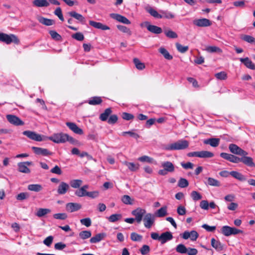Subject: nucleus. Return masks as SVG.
I'll list each match as a JSON object with an SVG mask.
<instances>
[{"label": "nucleus", "mask_w": 255, "mask_h": 255, "mask_svg": "<svg viewBox=\"0 0 255 255\" xmlns=\"http://www.w3.org/2000/svg\"><path fill=\"white\" fill-rule=\"evenodd\" d=\"M47 139H49L56 143H64L66 141H69L73 145H78L80 144V142L78 140L70 136L68 134L63 132L54 133L51 136L47 137Z\"/></svg>", "instance_id": "nucleus-1"}, {"label": "nucleus", "mask_w": 255, "mask_h": 255, "mask_svg": "<svg viewBox=\"0 0 255 255\" xmlns=\"http://www.w3.org/2000/svg\"><path fill=\"white\" fill-rule=\"evenodd\" d=\"M189 142L186 140L181 139L176 142L165 145L163 149L165 150H178L187 148L189 146Z\"/></svg>", "instance_id": "nucleus-2"}, {"label": "nucleus", "mask_w": 255, "mask_h": 255, "mask_svg": "<svg viewBox=\"0 0 255 255\" xmlns=\"http://www.w3.org/2000/svg\"><path fill=\"white\" fill-rule=\"evenodd\" d=\"M0 41L9 44L13 42L15 44H18L19 40L17 37L12 34H7L4 33H0Z\"/></svg>", "instance_id": "nucleus-3"}, {"label": "nucleus", "mask_w": 255, "mask_h": 255, "mask_svg": "<svg viewBox=\"0 0 255 255\" xmlns=\"http://www.w3.org/2000/svg\"><path fill=\"white\" fill-rule=\"evenodd\" d=\"M222 234L225 236H230L231 235H237L240 233H243L242 230L238 229L234 227H231L228 226H224L221 229Z\"/></svg>", "instance_id": "nucleus-4"}, {"label": "nucleus", "mask_w": 255, "mask_h": 255, "mask_svg": "<svg viewBox=\"0 0 255 255\" xmlns=\"http://www.w3.org/2000/svg\"><path fill=\"white\" fill-rule=\"evenodd\" d=\"M23 134L26 136L30 139L37 141H41L47 139V137L45 136H42L40 134L36 133L34 131L30 130H25L23 132Z\"/></svg>", "instance_id": "nucleus-5"}, {"label": "nucleus", "mask_w": 255, "mask_h": 255, "mask_svg": "<svg viewBox=\"0 0 255 255\" xmlns=\"http://www.w3.org/2000/svg\"><path fill=\"white\" fill-rule=\"evenodd\" d=\"M141 27H146L147 29L154 34H160L162 32L161 28L154 25H151L148 21H144L140 23Z\"/></svg>", "instance_id": "nucleus-6"}, {"label": "nucleus", "mask_w": 255, "mask_h": 255, "mask_svg": "<svg viewBox=\"0 0 255 255\" xmlns=\"http://www.w3.org/2000/svg\"><path fill=\"white\" fill-rule=\"evenodd\" d=\"M144 227L147 229H150L155 222V216L151 213L146 214L143 218Z\"/></svg>", "instance_id": "nucleus-7"}, {"label": "nucleus", "mask_w": 255, "mask_h": 255, "mask_svg": "<svg viewBox=\"0 0 255 255\" xmlns=\"http://www.w3.org/2000/svg\"><path fill=\"white\" fill-rule=\"evenodd\" d=\"M131 214L135 217V221L139 224L141 222L143 217L146 214V210L141 208H137L133 210Z\"/></svg>", "instance_id": "nucleus-8"}, {"label": "nucleus", "mask_w": 255, "mask_h": 255, "mask_svg": "<svg viewBox=\"0 0 255 255\" xmlns=\"http://www.w3.org/2000/svg\"><path fill=\"white\" fill-rule=\"evenodd\" d=\"M229 149L231 152L235 154L241 156H245L248 154L247 152L235 144H230L229 146Z\"/></svg>", "instance_id": "nucleus-9"}, {"label": "nucleus", "mask_w": 255, "mask_h": 255, "mask_svg": "<svg viewBox=\"0 0 255 255\" xmlns=\"http://www.w3.org/2000/svg\"><path fill=\"white\" fill-rule=\"evenodd\" d=\"M32 164V162L31 161L19 162L17 164L18 171L21 173H29L30 172V170L28 168V166Z\"/></svg>", "instance_id": "nucleus-10"}, {"label": "nucleus", "mask_w": 255, "mask_h": 255, "mask_svg": "<svg viewBox=\"0 0 255 255\" xmlns=\"http://www.w3.org/2000/svg\"><path fill=\"white\" fill-rule=\"evenodd\" d=\"M6 119L11 124L15 126H22L24 124L18 117L14 115H7Z\"/></svg>", "instance_id": "nucleus-11"}, {"label": "nucleus", "mask_w": 255, "mask_h": 255, "mask_svg": "<svg viewBox=\"0 0 255 255\" xmlns=\"http://www.w3.org/2000/svg\"><path fill=\"white\" fill-rule=\"evenodd\" d=\"M110 17L119 22L126 24H130V21L125 16L118 13H112L110 14Z\"/></svg>", "instance_id": "nucleus-12"}, {"label": "nucleus", "mask_w": 255, "mask_h": 255, "mask_svg": "<svg viewBox=\"0 0 255 255\" xmlns=\"http://www.w3.org/2000/svg\"><path fill=\"white\" fill-rule=\"evenodd\" d=\"M66 125L71 131L76 134L82 135L84 133L83 129L78 127V126L74 123L66 122Z\"/></svg>", "instance_id": "nucleus-13"}, {"label": "nucleus", "mask_w": 255, "mask_h": 255, "mask_svg": "<svg viewBox=\"0 0 255 255\" xmlns=\"http://www.w3.org/2000/svg\"><path fill=\"white\" fill-rule=\"evenodd\" d=\"M220 156L225 159H226L231 162L237 163L240 162V157H238L236 156H235L233 154H231L229 153H225V152H222L220 154Z\"/></svg>", "instance_id": "nucleus-14"}, {"label": "nucleus", "mask_w": 255, "mask_h": 255, "mask_svg": "<svg viewBox=\"0 0 255 255\" xmlns=\"http://www.w3.org/2000/svg\"><path fill=\"white\" fill-rule=\"evenodd\" d=\"M193 24L199 27H207L210 26L212 23L209 19L204 18L194 20Z\"/></svg>", "instance_id": "nucleus-15"}, {"label": "nucleus", "mask_w": 255, "mask_h": 255, "mask_svg": "<svg viewBox=\"0 0 255 255\" xmlns=\"http://www.w3.org/2000/svg\"><path fill=\"white\" fill-rule=\"evenodd\" d=\"M81 208V205L77 203H68L66 205V211L71 213L77 211Z\"/></svg>", "instance_id": "nucleus-16"}, {"label": "nucleus", "mask_w": 255, "mask_h": 255, "mask_svg": "<svg viewBox=\"0 0 255 255\" xmlns=\"http://www.w3.org/2000/svg\"><path fill=\"white\" fill-rule=\"evenodd\" d=\"M69 188L70 186L68 183L61 182L57 188V193L59 195H64L67 193Z\"/></svg>", "instance_id": "nucleus-17"}, {"label": "nucleus", "mask_w": 255, "mask_h": 255, "mask_svg": "<svg viewBox=\"0 0 255 255\" xmlns=\"http://www.w3.org/2000/svg\"><path fill=\"white\" fill-rule=\"evenodd\" d=\"M204 184L207 186L219 187L221 185L220 182L212 177H206Z\"/></svg>", "instance_id": "nucleus-18"}, {"label": "nucleus", "mask_w": 255, "mask_h": 255, "mask_svg": "<svg viewBox=\"0 0 255 255\" xmlns=\"http://www.w3.org/2000/svg\"><path fill=\"white\" fill-rule=\"evenodd\" d=\"M32 149L37 155L47 156L51 154V153L46 148L33 146L32 147Z\"/></svg>", "instance_id": "nucleus-19"}, {"label": "nucleus", "mask_w": 255, "mask_h": 255, "mask_svg": "<svg viewBox=\"0 0 255 255\" xmlns=\"http://www.w3.org/2000/svg\"><path fill=\"white\" fill-rule=\"evenodd\" d=\"M172 239L173 236L172 233L170 232H165L161 234L160 242L162 244H164L167 241L171 240Z\"/></svg>", "instance_id": "nucleus-20"}, {"label": "nucleus", "mask_w": 255, "mask_h": 255, "mask_svg": "<svg viewBox=\"0 0 255 255\" xmlns=\"http://www.w3.org/2000/svg\"><path fill=\"white\" fill-rule=\"evenodd\" d=\"M89 24L90 25L96 28L102 29L103 30H109L110 29V27L108 26L99 22L90 20L89 21Z\"/></svg>", "instance_id": "nucleus-21"}, {"label": "nucleus", "mask_w": 255, "mask_h": 255, "mask_svg": "<svg viewBox=\"0 0 255 255\" xmlns=\"http://www.w3.org/2000/svg\"><path fill=\"white\" fill-rule=\"evenodd\" d=\"M88 188L89 186L88 185H85L79 188V189L75 191V195L79 197L86 196L87 193V189H88Z\"/></svg>", "instance_id": "nucleus-22"}, {"label": "nucleus", "mask_w": 255, "mask_h": 255, "mask_svg": "<svg viewBox=\"0 0 255 255\" xmlns=\"http://www.w3.org/2000/svg\"><path fill=\"white\" fill-rule=\"evenodd\" d=\"M203 143L205 144H209L212 147H216L219 145L220 139L218 138H210L205 139Z\"/></svg>", "instance_id": "nucleus-23"}, {"label": "nucleus", "mask_w": 255, "mask_h": 255, "mask_svg": "<svg viewBox=\"0 0 255 255\" xmlns=\"http://www.w3.org/2000/svg\"><path fill=\"white\" fill-rule=\"evenodd\" d=\"M240 61L249 69L255 70V64L248 58H240Z\"/></svg>", "instance_id": "nucleus-24"}, {"label": "nucleus", "mask_w": 255, "mask_h": 255, "mask_svg": "<svg viewBox=\"0 0 255 255\" xmlns=\"http://www.w3.org/2000/svg\"><path fill=\"white\" fill-rule=\"evenodd\" d=\"M242 158H240V162H242L245 164L250 167H255V164L253 162V158L251 157L243 156Z\"/></svg>", "instance_id": "nucleus-25"}, {"label": "nucleus", "mask_w": 255, "mask_h": 255, "mask_svg": "<svg viewBox=\"0 0 255 255\" xmlns=\"http://www.w3.org/2000/svg\"><path fill=\"white\" fill-rule=\"evenodd\" d=\"M162 167L166 170L167 172H173L174 170V166L173 163L170 161H165L163 162L161 164Z\"/></svg>", "instance_id": "nucleus-26"}, {"label": "nucleus", "mask_w": 255, "mask_h": 255, "mask_svg": "<svg viewBox=\"0 0 255 255\" xmlns=\"http://www.w3.org/2000/svg\"><path fill=\"white\" fill-rule=\"evenodd\" d=\"M37 19L40 23L47 26L52 25L54 23L53 20L46 18L41 16H38Z\"/></svg>", "instance_id": "nucleus-27"}, {"label": "nucleus", "mask_w": 255, "mask_h": 255, "mask_svg": "<svg viewBox=\"0 0 255 255\" xmlns=\"http://www.w3.org/2000/svg\"><path fill=\"white\" fill-rule=\"evenodd\" d=\"M211 244L212 247L218 251H221L223 249V246L221 243L214 238L211 239Z\"/></svg>", "instance_id": "nucleus-28"}, {"label": "nucleus", "mask_w": 255, "mask_h": 255, "mask_svg": "<svg viewBox=\"0 0 255 255\" xmlns=\"http://www.w3.org/2000/svg\"><path fill=\"white\" fill-rule=\"evenodd\" d=\"M167 215V207L166 206H163L157 210L155 213L154 216L161 218Z\"/></svg>", "instance_id": "nucleus-29"}, {"label": "nucleus", "mask_w": 255, "mask_h": 255, "mask_svg": "<svg viewBox=\"0 0 255 255\" xmlns=\"http://www.w3.org/2000/svg\"><path fill=\"white\" fill-rule=\"evenodd\" d=\"M68 14L71 16V17H73L75 18V19H77L79 21L81 22H84L85 21V19L84 17L81 15V14L77 13L75 11H72L68 12Z\"/></svg>", "instance_id": "nucleus-30"}, {"label": "nucleus", "mask_w": 255, "mask_h": 255, "mask_svg": "<svg viewBox=\"0 0 255 255\" xmlns=\"http://www.w3.org/2000/svg\"><path fill=\"white\" fill-rule=\"evenodd\" d=\"M105 234L104 233H100L97 234L95 236L93 237L90 240L91 243H97L102 241L105 237Z\"/></svg>", "instance_id": "nucleus-31"}, {"label": "nucleus", "mask_w": 255, "mask_h": 255, "mask_svg": "<svg viewBox=\"0 0 255 255\" xmlns=\"http://www.w3.org/2000/svg\"><path fill=\"white\" fill-rule=\"evenodd\" d=\"M33 4L37 7H47L49 5L47 0H34L33 1Z\"/></svg>", "instance_id": "nucleus-32"}, {"label": "nucleus", "mask_w": 255, "mask_h": 255, "mask_svg": "<svg viewBox=\"0 0 255 255\" xmlns=\"http://www.w3.org/2000/svg\"><path fill=\"white\" fill-rule=\"evenodd\" d=\"M27 189L29 191H34L36 192H38L41 191L43 189L41 185L39 184H29L27 186Z\"/></svg>", "instance_id": "nucleus-33"}, {"label": "nucleus", "mask_w": 255, "mask_h": 255, "mask_svg": "<svg viewBox=\"0 0 255 255\" xmlns=\"http://www.w3.org/2000/svg\"><path fill=\"white\" fill-rule=\"evenodd\" d=\"M124 164L131 171H135L139 169V165L133 162H124Z\"/></svg>", "instance_id": "nucleus-34"}, {"label": "nucleus", "mask_w": 255, "mask_h": 255, "mask_svg": "<svg viewBox=\"0 0 255 255\" xmlns=\"http://www.w3.org/2000/svg\"><path fill=\"white\" fill-rule=\"evenodd\" d=\"M112 113L111 108H108L105 110L104 112L101 114L100 116V119L102 121H106L108 120L109 116Z\"/></svg>", "instance_id": "nucleus-35"}, {"label": "nucleus", "mask_w": 255, "mask_h": 255, "mask_svg": "<svg viewBox=\"0 0 255 255\" xmlns=\"http://www.w3.org/2000/svg\"><path fill=\"white\" fill-rule=\"evenodd\" d=\"M199 157L200 158H211L214 156L213 152L208 151H199Z\"/></svg>", "instance_id": "nucleus-36"}, {"label": "nucleus", "mask_w": 255, "mask_h": 255, "mask_svg": "<svg viewBox=\"0 0 255 255\" xmlns=\"http://www.w3.org/2000/svg\"><path fill=\"white\" fill-rule=\"evenodd\" d=\"M230 175L236 179H237L241 181H244L246 180V178L243 175L237 171H233L230 172Z\"/></svg>", "instance_id": "nucleus-37"}, {"label": "nucleus", "mask_w": 255, "mask_h": 255, "mask_svg": "<svg viewBox=\"0 0 255 255\" xmlns=\"http://www.w3.org/2000/svg\"><path fill=\"white\" fill-rule=\"evenodd\" d=\"M146 11L150 13L151 15L155 18H162V16L160 14H159L158 12L151 7L146 8Z\"/></svg>", "instance_id": "nucleus-38"}, {"label": "nucleus", "mask_w": 255, "mask_h": 255, "mask_svg": "<svg viewBox=\"0 0 255 255\" xmlns=\"http://www.w3.org/2000/svg\"><path fill=\"white\" fill-rule=\"evenodd\" d=\"M159 52L164 56V57L167 60H171L173 58L172 55H171L168 51L163 47H160L159 49Z\"/></svg>", "instance_id": "nucleus-39"}, {"label": "nucleus", "mask_w": 255, "mask_h": 255, "mask_svg": "<svg viewBox=\"0 0 255 255\" xmlns=\"http://www.w3.org/2000/svg\"><path fill=\"white\" fill-rule=\"evenodd\" d=\"M82 183L83 181L81 179H73L70 181V185L73 188H79Z\"/></svg>", "instance_id": "nucleus-40"}, {"label": "nucleus", "mask_w": 255, "mask_h": 255, "mask_svg": "<svg viewBox=\"0 0 255 255\" xmlns=\"http://www.w3.org/2000/svg\"><path fill=\"white\" fill-rule=\"evenodd\" d=\"M122 218V216L120 214H112L110 216L107 218L108 221L112 223L116 222L120 220H121Z\"/></svg>", "instance_id": "nucleus-41"}, {"label": "nucleus", "mask_w": 255, "mask_h": 255, "mask_svg": "<svg viewBox=\"0 0 255 255\" xmlns=\"http://www.w3.org/2000/svg\"><path fill=\"white\" fill-rule=\"evenodd\" d=\"M102 102V99L100 97H94L91 98L89 101L88 103L91 105H97L101 104Z\"/></svg>", "instance_id": "nucleus-42"}, {"label": "nucleus", "mask_w": 255, "mask_h": 255, "mask_svg": "<svg viewBox=\"0 0 255 255\" xmlns=\"http://www.w3.org/2000/svg\"><path fill=\"white\" fill-rule=\"evenodd\" d=\"M159 12L161 13L162 18L171 19L174 17V15L167 10H160Z\"/></svg>", "instance_id": "nucleus-43"}, {"label": "nucleus", "mask_w": 255, "mask_h": 255, "mask_svg": "<svg viewBox=\"0 0 255 255\" xmlns=\"http://www.w3.org/2000/svg\"><path fill=\"white\" fill-rule=\"evenodd\" d=\"M51 210L49 209L40 208L36 213V215L38 217H42L45 215L49 213Z\"/></svg>", "instance_id": "nucleus-44"}, {"label": "nucleus", "mask_w": 255, "mask_h": 255, "mask_svg": "<svg viewBox=\"0 0 255 255\" xmlns=\"http://www.w3.org/2000/svg\"><path fill=\"white\" fill-rule=\"evenodd\" d=\"M241 38L244 40L246 42H247L249 43H255V38L252 36L249 35H242L241 36Z\"/></svg>", "instance_id": "nucleus-45"}, {"label": "nucleus", "mask_w": 255, "mask_h": 255, "mask_svg": "<svg viewBox=\"0 0 255 255\" xmlns=\"http://www.w3.org/2000/svg\"><path fill=\"white\" fill-rule=\"evenodd\" d=\"M92 235L91 232L90 231H83L79 233L80 238L83 240H85L91 237Z\"/></svg>", "instance_id": "nucleus-46"}, {"label": "nucleus", "mask_w": 255, "mask_h": 255, "mask_svg": "<svg viewBox=\"0 0 255 255\" xmlns=\"http://www.w3.org/2000/svg\"><path fill=\"white\" fill-rule=\"evenodd\" d=\"M206 51L210 53L217 52L221 53L222 52V50L219 47L215 46H210L206 48Z\"/></svg>", "instance_id": "nucleus-47"}, {"label": "nucleus", "mask_w": 255, "mask_h": 255, "mask_svg": "<svg viewBox=\"0 0 255 255\" xmlns=\"http://www.w3.org/2000/svg\"><path fill=\"white\" fill-rule=\"evenodd\" d=\"M164 32L165 35L170 38H176L178 37L176 33L171 30H165Z\"/></svg>", "instance_id": "nucleus-48"}, {"label": "nucleus", "mask_w": 255, "mask_h": 255, "mask_svg": "<svg viewBox=\"0 0 255 255\" xmlns=\"http://www.w3.org/2000/svg\"><path fill=\"white\" fill-rule=\"evenodd\" d=\"M176 251L180 254H186L187 252V248L183 244H179L177 246Z\"/></svg>", "instance_id": "nucleus-49"}, {"label": "nucleus", "mask_w": 255, "mask_h": 255, "mask_svg": "<svg viewBox=\"0 0 255 255\" xmlns=\"http://www.w3.org/2000/svg\"><path fill=\"white\" fill-rule=\"evenodd\" d=\"M176 47L177 50L182 53L186 52L189 49L188 46H183L179 43H176Z\"/></svg>", "instance_id": "nucleus-50"}, {"label": "nucleus", "mask_w": 255, "mask_h": 255, "mask_svg": "<svg viewBox=\"0 0 255 255\" xmlns=\"http://www.w3.org/2000/svg\"><path fill=\"white\" fill-rule=\"evenodd\" d=\"M133 62L135 64L136 68L139 70H142L145 68L144 64L141 62L137 58H134L133 59Z\"/></svg>", "instance_id": "nucleus-51"}, {"label": "nucleus", "mask_w": 255, "mask_h": 255, "mask_svg": "<svg viewBox=\"0 0 255 255\" xmlns=\"http://www.w3.org/2000/svg\"><path fill=\"white\" fill-rule=\"evenodd\" d=\"M130 238L133 241L139 242L141 241L142 236L136 233L133 232L130 235Z\"/></svg>", "instance_id": "nucleus-52"}, {"label": "nucleus", "mask_w": 255, "mask_h": 255, "mask_svg": "<svg viewBox=\"0 0 255 255\" xmlns=\"http://www.w3.org/2000/svg\"><path fill=\"white\" fill-rule=\"evenodd\" d=\"M138 160L142 162L152 163L153 159L146 155L141 156L138 158Z\"/></svg>", "instance_id": "nucleus-53"}, {"label": "nucleus", "mask_w": 255, "mask_h": 255, "mask_svg": "<svg viewBox=\"0 0 255 255\" xmlns=\"http://www.w3.org/2000/svg\"><path fill=\"white\" fill-rule=\"evenodd\" d=\"M118 29L121 31L128 33V35H130L131 34V32L130 30L127 27L122 25H117Z\"/></svg>", "instance_id": "nucleus-54"}, {"label": "nucleus", "mask_w": 255, "mask_h": 255, "mask_svg": "<svg viewBox=\"0 0 255 255\" xmlns=\"http://www.w3.org/2000/svg\"><path fill=\"white\" fill-rule=\"evenodd\" d=\"M189 183L187 180L185 178H181L178 183V186L181 188H185L188 186Z\"/></svg>", "instance_id": "nucleus-55"}, {"label": "nucleus", "mask_w": 255, "mask_h": 255, "mask_svg": "<svg viewBox=\"0 0 255 255\" xmlns=\"http://www.w3.org/2000/svg\"><path fill=\"white\" fill-rule=\"evenodd\" d=\"M216 78L220 80H226L227 78V74L225 72L222 71L215 74Z\"/></svg>", "instance_id": "nucleus-56"}, {"label": "nucleus", "mask_w": 255, "mask_h": 255, "mask_svg": "<svg viewBox=\"0 0 255 255\" xmlns=\"http://www.w3.org/2000/svg\"><path fill=\"white\" fill-rule=\"evenodd\" d=\"M49 34L51 37L55 40H60L62 38L61 35L54 30L49 31Z\"/></svg>", "instance_id": "nucleus-57"}, {"label": "nucleus", "mask_w": 255, "mask_h": 255, "mask_svg": "<svg viewBox=\"0 0 255 255\" xmlns=\"http://www.w3.org/2000/svg\"><path fill=\"white\" fill-rule=\"evenodd\" d=\"M122 201L125 204L131 205L132 204V200L128 195H124L122 198Z\"/></svg>", "instance_id": "nucleus-58"}, {"label": "nucleus", "mask_w": 255, "mask_h": 255, "mask_svg": "<svg viewBox=\"0 0 255 255\" xmlns=\"http://www.w3.org/2000/svg\"><path fill=\"white\" fill-rule=\"evenodd\" d=\"M191 196L194 201H197L202 198V196L200 194L196 191H193L191 192Z\"/></svg>", "instance_id": "nucleus-59"}, {"label": "nucleus", "mask_w": 255, "mask_h": 255, "mask_svg": "<svg viewBox=\"0 0 255 255\" xmlns=\"http://www.w3.org/2000/svg\"><path fill=\"white\" fill-rule=\"evenodd\" d=\"M72 37L78 41H82L84 39V35L81 32H77L72 35Z\"/></svg>", "instance_id": "nucleus-60"}, {"label": "nucleus", "mask_w": 255, "mask_h": 255, "mask_svg": "<svg viewBox=\"0 0 255 255\" xmlns=\"http://www.w3.org/2000/svg\"><path fill=\"white\" fill-rule=\"evenodd\" d=\"M54 13L61 21H64V19L62 14V10L60 7L56 8Z\"/></svg>", "instance_id": "nucleus-61"}, {"label": "nucleus", "mask_w": 255, "mask_h": 255, "mask_svg": "<svg viewBox=\"0 0 255 255\" xmlns=\"http://www.w3.org/2000/svg\"><path fill=\"white\" fill-rule=\"evenodd\" d=\"M80 223L82 225H85L87 227H89L91 225V220L89 218H86L80 220Z\"/></svg>", "instance_id": "nucleus-62"}, {"label": "nucleus", "mask_w": 255, "mask_h": 255, "mask_svg": "<svg viewBox=\"0 0 255 255\" xmlns=\"http://www.w3.org/2000/svg\"><path fill=\"white\" fill-rule=\"evenodd\" d=\"M28 197H29V195H28V194L27 193H26V192H22V193H20L18 194L16 196V199L17 200L21 201V200L26 199Z\"/></svg>", "instance_id": "nucleus-63"}, {"label": "nucleus", "mask_w": 255, "mask_h": 255, "mask_svg": "<svg viewBox=\"0 0 255 255\" xmlns=\"http://www.w3.org/2000/svg\"><path fill=\"white\" fill-rule=\"evenodd\" d=\"M150 251V248L147 245H143L140 249V253L142 255H145L147 254Z\"/></svg>", "instance_id": "nucleus-64"}]
</instances>
